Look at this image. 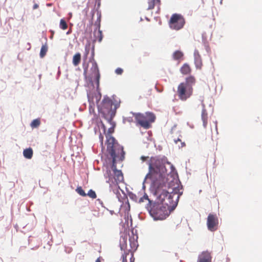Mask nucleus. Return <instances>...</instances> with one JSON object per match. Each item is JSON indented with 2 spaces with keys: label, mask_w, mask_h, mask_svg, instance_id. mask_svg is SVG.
<instances>
[{
  "label": "nucleus",
  "mask_w": 262,
  "mask_h": 262,
  "mask_svg": "<svg viewBox=\"0 0 262 262\" xmlns=\"http://www.w3.org/2000/svg\"><path fill=\"white\" fill-rule=\"evenodd\" d=\"M124 158V154H123V157L122 158L121 157V156L116 157L115 158V159L114 161V159H113V164L112 166V169L113 172V174L115 175L114 179H117L119 181H120L121 179H123V175L122 174V172L121 170H119L116 169V161L117 159H119L121 161H122Z\"/></svg>",
  "instance_id": "9b49d317"
},
{
  "label": "nucleus",
  "mask_w": 262,
  "mask_h": 262,
  "mask_svg": "<svg viewBox=\"0 0 262 262\" xmlns=\"http://www.w3.org/2000/svg\"><path fill=\"white\" fill-rule=\"evenodd\" d=\"M194 63L196 69H201L203 63L201 56L198 52H194Z\"/></svg>",
  "instance_id": "2eb2a0df"
},
{
  "label": "nucleus",
  "mask_w": 262,
  "mask_h": 262,
  "mask_svg": "<svg viewBox=\"0 0 262 262\" xmlns=\"http://www.w3.org/2000/svg\"><path fill=\"white\" fill-rule=\"evenodd\" d=\"M195 78L190 76L185 79V82L180 83L178 86L177 94L182 101H186L193 93V86L195 83Z\"/></svg>",
  "instance_id": "7ed1b4c3"
},
{
  "label": "nucleus",
  "mask_w": 262,
  "mask_h": 262,
  "mask_svg": "<svg viewBox=\"0 0 262 262\" xmlns=\"http://www.w3.org/2000/svg\"><path fill=\"white\" fill-rule=\"evenodd\" d=\"M148 9H152L156 4L160 3V0H148Z\"/></svg>",
  "instance_id": "5701e85b"
},
{
  "label": "nucleus",
  "mask_w": 262,
  "mask_h": 262,
  "mask_svg": "<svg viewBox=\"0 0 262 262\" xmlns=\"http://www.w3.org/2000/svg\"><path fill=\"white\" fill-rule=\"evenodd\" d=\"M69 33H70V31H68V32H67V34H69Z\"/></svg>",
  "instance_id": "37998d69"
},
{
  "label": "nucleus",
  "mask_w": 262,
  "mask_h": 262,
  "mask_svg": "<svg viewBox=\"0 0 262 262\" xmlns=\"http://www.w3.org/2000/svg\"><path fill=\"white\" fill-rule=\"evenodd\" d=\"M99 140L100 142L101 146L103 148V136L102 135L101 133H100L99 136Z\"/></svg>",
  "instance_id": "c85d7f7f"
},
{
  "label": "nucleus",
  "mask_w": 262,
  "mask_h": 262,
  "mask_svg": "<svg viewBox=\"0 0 262 262\" xmlns=\"http://www.w3.org/2000/svg\"><path fill=\"white\" fill-rule=\"evenodd\" d=\"M135 122L137 125H140L145 129H148L151 127V124L156 119L155 115L150 112H146L145 114L134 113Z\"/></svg>",
  "instance_id": "20e7f679"
},
{
  "label": "nucleus",
  "mask_w": 262,
  "mask_h": 262,
  "mask_svg": "<svg viewBox=\"0 0 262 262\" xmlns=\"http://www.w3.org/2000/svg\"><path fill=\"white\" fill-rule=\"evenodd\" d=\"M48 51V47L47 45H43L41 48V50L40 51V56L41 58L43 57Z\"/></svg>",
  "instance_id": "b1692460"
},
{
  "label": "nucleus",
  "mask_w": 262,
  "mask_h": 262,
  "mask_svg": "<svg viewBox=\"0 0 262 262\" xmlns=\"http://www.w3.org/2000/svg\"><path fill=\"white\" fill-rule=\"evenodd\" d=\"M148 165L149 171L145 177L146 179H149L155 181L165 171L164 161L157 157H151L148 162Z\"/></svg>",
  "instance_id": "f03ea898"
},
{
  "label": "nucleus",
  "mask_w": 262,
  "mask_h": 262,
  "mask_svg": "<svg viewBox=\"0 0 262 262\" xmlns=\"http://www.w3.org/2000/svg\"><path fill=\"white\" fill-rule=\"evenodd\" d=\"M184 53L180 51L177 50L173 52L172 54V58L174 60L180 62L183 59Z\"/></svg>",
  "instance_id": "dca6fc26"
},
{
  "label": "nucleus",
  "mask_w": 262,
  "mask_h": 262,
  "mask_svg": "<svg viewBox=\"0 0 262 262\" xmlns=\"http://www.w3.org/2000/svg\"><path fill=\"white\" fill-rule=\"evenodd\" d=\"M31 48V43H29V42H28L27 45V46L26 47V49L27 50H30Z\"/></svg>",
  "instance_id": "f704fd0d"
},
{
  "label": "nucleus",
  "mask_w": 262,
  "mask_h": 262,
  "mask_svg": "<svg viewBox=\"0 0 262 262\" xmlns=\"http://www.w3.org/2000/svg\"><path fill=\"white\" fill-rule=\"evenodd\" d=\"M145 200H148V201H150L148 199V195L146 193L144 194V195L142 198H141L140 199L139 202H144L145 201Z\"/></svg>",
  "instance_id": "cd10ccee"
},
{
  "label": "nucleus",
  "mask_w": 262,
  "mask_h": 262,
  "mask_svg": "<svg viewBox=\"0 0 262 262\" xmlns=\"http://www.w3.org/2000/svg\"><path fill=\"white\" fill-rule=\"evenodd\" d=\"M38 5L37 4L34 5V9H36L38 7Z\"/></svg>",
  "instance_id": "a19ab883"
},
{
  "label": "nucleus",
  "mask_w": 262,
  "mask_h": 262,
  "mask_svg": "<svg viewBox=\"0 0 262 262\" xmlns=\"http://www.w3.org/2000/svg\"><path fill=\"white\" fill-rule=\"evenodd\" d=\"M169 192L166 190H163L162 192L159 194L158 199L159 203L158 204L163 205L166 200V198L169 195Z\"/></svg>",
  "instance_id": "f3484780"
},
{
  "label": "nucleus",
  "mask_w": 262,
  "mask_h": 262,
  "mask_svg": "<svg viewBox=\"0 0 262 262\" xmlns=\"http://www.w3.org/2000/svg\"><path fill=\"white\" fill-rule=\"evenodd\" d=\"M90 45H86L85 47V52H84V54L83 56V63L82 64L83 68V72H84V74H85L88 72V68H89V65L88 63H85V61L87 59L88 55L90 52Z\"/></svg>",
  "instance_id": "ddd939ff"
},
{
  "label": "nucleus",
  "mask_w": 262,
  "mask_h": 262,
  "mask_svg": "<svg viewBox=\"0 0 262 262\" xmlns=\"http://www.w3.org/2000/svg\"><path fill=\"white\" fill-rule=\"evenodd\" d=\"M197 262H212L211 252L203 251L198 256Z\"/></svg>",
  "instance_id": "f8f14e48"
},
{
  "label": "nucleus",
  "mask_w": 262,
  "mask_h": 262,
  "mask_svg": "<svg viewBox=\"0 0 262 262\" xmlns=\"http://www.w3.org/2000/svg\"><path fill=\"white\" fill-rule=\"evenodd\" d=\"M76 191L81 196H86L87 195L86 193L84 192L81 186L77 187Z\"/></svg>",
  "instance_id": "a878e982"
},
{
  "label": "nucleus",
  "mask_w": 262,
  "mask_h": 262,
  "mask_svg": "<svg viewBox=\"0 0 262 262\" xmlns=\"http://www.w3.org/2000/svg\"><path fill=\"white\" fill-rule=\"evenodd\" d=\"M115 125L109 128L107 133L105 135L106 138L107 151L110 154L112 158L115 159L116 157L121 156L122 158L123 154H125L123 151V148L119 145L115 139L112 136L114 132Z\"/></svg>",
  "instance_id": "f257e3e1"
},
{
  "label": "nucleus",
  "mask_w": 262,
  "mask_h": 262,
  "mask_svg": "<svg viewBox=\"0 0 262 262\" xmlns=\"http://www.w3.org/2000/svg\"><path fill=\"white\" fill-rule=\"evenodd\" d=\"M27 209H28V211H31L30 207H27Z\"/></svg>",
  "instance_id": "79ce46f5"
},
{
  "label": "nucleus",
  "mask_w": 262,
  "mask_h": 262,
  "mask_svg": "<svg viewBox=\"0 0 262 262\" xmlns=\"http://www.w3.org/2000/svg\"><path fill=\"white\" fill-rule=\"evenodd\" d=\"M33 120L31 121V122L30 123V125L31 126V127L33 128Z\"/></svg>",
  "instance_id": "58836bf2"
},
{
  "label": "nucleus",
  "mask_w": 262,
  "mask_h": 262,
  "mask_svg": "<svg viewBox=\"0 0 262 262\" xmlns=\"http://www.w3.org/2000/svg\"><path fill=\"white\" fill-rule=\"evenodd\" d=\"M167 207L158 204L154 205L150 210L151 215L155 220H163L166 218L169 215Z\"/></svg>",
  "instance_id": "39448f33"
},
{
  "label": "nucleus",
  "mask_w": 262,
  "mask_h": 262,
  "mask_svg": "<svg viewBox=\"0 0 262 262\" xmlns=\"http://www.w3.org/2000/svg\"><path fill=\"white\" fill-rule=\"evenodd\" d=\"M81 54L79 53L75 54L73 57V64L75 66H77L80 62Z\"/></svg>",
  "instance_id": "aec40b11"
},
{
  "label": "nucleus",
  "mask_w": 262,
  "mask_h": 262,
  "mask_svg": "<svg viewBox=\"0 0 262 262\" xmlns=\"http://www.w3.org/2000/svg\"><path fill=\"white\" fill-rule=\"evenodd\" d=\"M185 20L183 16L180 14H173L169 20V27L173 30H179L183 28Z\"/></svg>",
  "instance_id": "423d86ee"
},
{
  "label": "nucleus",
  "mask_w": 262,
  "mask_h": 262,
  "mask_svg": "<svg viewBox=\"0 0 262 262\" xmlns=\"http://www.w3.org/2000/svg\"><path fill=\"white\" fill-rule=\"evenodd\" d=\"M94 48L93 47V50H92V57L90 59L89 61H93V60H95L94 58Z\"/></svg>",
  "instance_id": "72a5a7b5"
},
{
  "label": "nucleus",
  "mask_w": 262,
  "mask_h": 262,
  "mask_svg": "<svg viewBox=\"0 0 262 262\" xmlns=\"http://www.w3.org/2000/svg\"><path fill=\"white\" fill-rule=\"evenodd\" d=\"M23 156L28 159H30L33 156V149L31 147H29L24 150Z\"/></svg>",
  "instance_id": "6ab92c4d"
},
{
  "label": "nucleus",
  "mask_w": 262,
  "mask_h": 262,
  "mask_svg": "<svg viewBox=\"0 0 262 262\" xmlns=\"http://www.w3.org/2000/svg\"><path fill=\"white\" fill-rule=\"evenodd\" d=\"M123 69H122L121 68H118L117 69H116L115 70V73L117 74V75H121L123 73Z\"/></svg>",
  "instance_id": "7c9ffc66"
},
{
  "label": "nucleus",
  "mask_w": 262,
  "mask_h": 262,
  "mask_svg": "<svg viewBox=\"0 0 262 262\" xmlns=\"http://www.w3.org/2000/svg\"><path fill=\"white\" fill-rule=\"evenodd\" d=\"M181 73L183 75L189 74L191 72L190 66L187 63H184L180 69Z\"/></svg>",
  "instance_id": "a211bd4d"
},
{
  "label": "nucleus",
  "mask_w": 262,
  "mask_h": 262,
  "mask_svg": "<svg viewBox=\"0 0 262 262\" xmlns=\"http://www.w3.org/2000/svg\"><path fill=\"white\" fill-rule=\"evenodd\" d=\"M96 262H101V258H100V257H98V258L96 260Z\"/></svg>",
  "instance_id": "4c0bfd02"
},
{
  "label": "nucleus",
  "mask_w": 262,
  "mask_h": 262,
  "mask_svg": "<svg viewBox=\"0 0 262 262\" xmlns=\"http://www.w3.org/2000/svg\"><path fill=\"white\" fill-rule=\"evenodd\" d=\"M149 157H145V156H142L141 157V159L142 160V161L143 162H144L147 159H148Z\"/></svg>",
  "instance_id": "c9c22d12"
},
{
  "label": "nucleus",
  "mask_w": 262,
  "mask_h": 262,
  "mask_svg": "<svg viewBox=\"0 0 262 262\" xmlns=\"http://www.w3.org/2000/svg\"><path fill=\"white\" fill-rule=\"evenodd\" d=\"M86 194L92 199H96L97 197L95 192L92 189H90Z\"/></svg>",
  "instance_id": "bb28decb"
},
{
  "label": "nucleus",
  "mask_w": 262,
  "mask_h": 262,
  "mask_svg": "<svg viewBox=\"0 0 262 262\" xmlns=\"http://www.w3.org/2000/svg\"><path fill=\"white\" fill-rule=\"evenodd\" d=\"M214 124H215V130H216V132H217V123H216V122H215L214 123Z\"/></svg>",
  "instance_id": "ea45409f"
},
{
  "label": "nucleus",
  "mask_w": 262,
  "mask_h": 262,
  "mask_svg": "<svg viewBox=\"0 0 262 262\" xmlns=\"http://www.w3.org/2000/svg\"><path fill=\"white\" fill-rule=\"evenodd\" d=\"M106 173L107 174L108 177L109 178V180H111L112 178L113 175L111 174V172L110 170H107Z\"/></svg>",
  "instance_id": "473e14b6"
},
{
  "label": "nucleus",
  "mask_w": 262,
  "mask_h": 262,
  "mask_svg": "<svg viewBox=\"0 0 262 262\" xmlns=\"http://www.w3.org/2000/svg\"><path fill=\"white\" fill-rule=\"evenodd\" d=\"M88 96L89 101H91L93 103L94 102V99H95L96 102H98L101 98L100 94L98 93H95L94 96H93L92 97L91 96V94L88 95Z\"/></svg>",
  "instance_id": "4be33fe9"
},
{
  "label": "nucleus",
  "mask_w": 262,
  "mask_h": 262,
  "mask_svg": "<svg viewBox=\"0 0 262 262\" xmlns=\"http://www.w3.org/2000/svg\"><path fill=\"white\" fill-rule=\"evenodd\" d=\"M208 115L206 110L203 109L202 111V120L203 121V126L206 128L207 125Z\"/></svg>",
  "instance_id": "412c9836"
},
{
  "label": "nucleus",
  "mask_w": 262,
  "mask_h": 262,
  "mask_svg": "<svg viewBox=\"0 0 262 262\" xmlns=\"http://www.w3.org/2000/svg\"><path fill=\"white\" fill-rule=\"evenodd\" d=\"M90 62L92 63V66L91 68V70L94 76L96 77L97 80L99 81L100 78V73L97 63L95 60H93V61Z\"/></svg>",
  "instance_id": "4468645a"
},
{
  "label": "nucleus",
  "mask_w": 262,
  "mask_h": 262,
  "mask_svg": "<svg viewBox=\"0 0 262 262\" xmlns=\"http://www.w3.org/2000/svg\"><path fill=\"white\" fill-rule=\"evenodd\" d=\"M207 226L209 230L215 231L217 230L219 219L216 214H209L207 219Z\"/></svg>",
  "instance_id": "1a4fd4ad"
},
{
  "label": "nucleus",
  "mask_w": 262,
  "mask_h": 262,
  "mask_svg": "<svg viewBox=\"0 0 262 262\" xmlns=\"http://www.w3.org/2000/svg\"><path fill=\"white\" fill-rule=\"evenodd\" d=\"M113 102L110 99H104L102 103V113L105 118L111 121L115 115L116 112L112 109Z\"/></svg>",
  "instance_id": "0eeeda50"
},
{
  "label": "nucleus",
  "mask_w": 262,
  "mask_h": 262,
  "mask_svg": "<svg viewBox=\"0 0 262 262\" xmlns=\"http://www.w3.org/2000/svg\"><path fill=\"white\" fill-rule=\"evenodd\" d=\"M40 124V120L36 119L34 120V127H38Z\"/></svg>",
  "instance_id": "c756f323"
},
{
  "label": "nucleus",
  "mask_w": 262,
  "mask_h": 262,
  "mask_svg": "<svg viewBox=\"0 0 262 262\" xmlns=\"http://www.w3.org/2000/svg\"><path fill=\"white\" fill-rule=\"evenodd\" d=\"M59 27L62 30H66L68 28L67 23L64 19H60Z\"/></svg>",
  "instance_id": "393cba45"
},
{
  "label": "nucleus",
  "mask_w": 262,
  "mask_h": 262,
  "mask_svg": "<svg viewBox=\"0 0 262 262\" xmlns=\"http://www.w3.org/2000/svg\"><path fill=\"white\" fill-rule=\"evenodd\" d=\"M179 196L176 193H169L163 205L167 207L169 210H173L177 205Z\"/></svg>",
  "instance_id": "6e6552de"
},
{
  "label": "nucleus",
  "mask_w": 262,
  "mask_h": 262,
  "mask_svg": "<svg viewBox=\"0 0 262 262\" xmlns=\"http://www.w3.org/2000/svg\"><path fill=\"white\" fill-rule=\"evenodd\" d=\"M98 34H99V35H100V38H99V41H101V40H102V32H101L100 30H98Z\"/></svg>",
  "instance_id": "e433bc0d"
},
{
  "label": "nucleus",
  "mask_w": 262,
  "mask_h": 262,
  "mask_svg": "<svg viewBox=\"0 0 262 262\" xmlns=\"http://www.w3.org/2000/svg\"><path fill=\"white\" fill-rule=\"evenodd\" d=\"M126 257L127 254H124L122 255V262H127Z\"/></svg>",
  "instance_id": "2f4dec72"
},
{
  "label": "nucleus",
  "mask_w": 262,
  "mask_h": 262,
  "mask_svg": "<svg viewBox=\"0 0 262 262\" xmlns=\"http://www.w3.org/2000/svg\"><path fill=\"white\" fill-rule=\"evenodd\" d=\"M171 138L175 144H177L178 142L180 144L178 145L179 148H183L186 146L185 142L181 140L182 135L180 130L178 129L176 127H173L171 130Z\"/></svg>",
  "instance_id": "9d476101"
}]
</instances>
